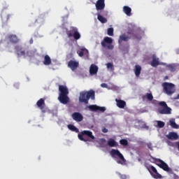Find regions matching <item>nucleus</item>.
<instances>
[{"label":"nucleus","instance_id":"f257e3e1","mask_svg":"<svg viewBox=\"0 0 179 179\" xmlns=\"http://www.w3.org/2000/svg\"><path fill=\"white\" fill-rule=\"evenodd\" d=\"M96 92L93 90L90 91H83L80 92L79 101L80 103H84V104H89V100H94L96 99Z\"/></svg>","mask_w":179,"mask_h":179},{"label":"nucleus","instance_id":"f03ea898","mask_svg":"<svg viewBox=\"0 0 179 179\" xmlns=\"http://www.w3.org/2000/svg\"><path fill=\"white\" fill-rule=\"evenodd\" d=\"M59 92H60V94L58 100L62 104H68V103H69V97L68 96V94H69V90H68V87L65 85H59Z\"/></svg>","mask_w":179,"mask_h":179},{"label":"nucleus","instance_id":"7ed1b4c3","mask_svg":"<svg viewBox=\"0 0 179 179\" xmlns=\"http://www.w3.org/2000/svg\"><path fill=\"white\" fill-rule=\"evenodd\" d=\"M110 155L111 157L115 159L116 157H119V159H116L117 164L124 165L127 162V159L124 157V155L120 152L118 150L112 149L110 152Z\"/></svg>","mask_w":179,"mask_h":179},{"label":"nucleus","instance_id":"20e7f679","mask_svg":"<svg viewBox=\"0 0 179 179\" xmlns=\"http://www.w3.org/2000/svg\"><path fill=\"white\" fill-rule=\"evenodd\" d=\"M163 92L167 96H173L176 93V85L171 83H162Z\"/></svg>","mask_w":179,"mask_h":179},{"label":"nucleus","instance_id":"39448f33","mask_svg":"<svg viewBox=\"0 0 179 179\" xmlns=\"http://www.w3.org/2000/svg\"><path fill=\"white\" fill-rule=\"evenodd\" d=\"M144 166L149 171L152 178H155V179L163 178V176H162V175L159 173V172L157 171V169H156V168L152 165L145 163L144 164Z\"/></svg>","mask_w":179,"mask_h":179},{"label":"nucleus","instance_id":"423d86ee","mask_svg":"<svg viewBox=\"0 0 179 179\" xmlns=\"http://www.w3.org/2000/svg\"><path fill=\"white\" fill-rule=\"evenodd\" d=\"M158 105L161 107L158 108V113L162 115H169L171 114V108L167 106L165 101H159Z\"/></svg>","mask_w":179,"mask_h":179},{"label":"nucleus","instance_id":"0eeeda50","mask_svg":"<svg viewBox=\"0 0 179 179\" xmlns=\"http://www.w3.org/2000/svg\"><path fill=\"white\" fill-rule=\"evenodd\" d=\"M84 136H88V138H90L91 139H92V141L95 139L94 136H93V132L89 130H84L78 135V139H80V141H83V142L89 141V139L85 138Z\"/></svg>","mask_w":179,"mask_h":179},{"label":"nucleus","instance_id":"6e6552de","mask_svg":"<svg viewBox=\"0 0 179 179\" xmlns=\"http://www.w3.org/2000/svg\"><path fill=\"white\" fill-rule=\"evenodd\" d=\"M151 159H152L155 162L157 166L159 167L160 169H162L164 171H167L168 173H170L171 171L170 167H169V165L164 162V161L160 159H157L153 157H151Z\"/></svg>","mask_w":179,"mask_h":179},{"label":"nucleus","instance_id":"1a4fd4ad","mask_svg":"<svg viewBox=\"0 0 179 179\" xmlns=\"http://www.w3.org/2000/svg\"><path fill=\"white\" fill-rule=\"evenodd\" d=\"M68 37H73L74 40H79L80 38V34L78 31V28L75 27H70V30L66 31Z\"/></svg>","mask_w":179,"mask_h":179},{"label":"nucleus","instance_id":"9d476101","mask_svg":"<svg viewBox=\"0 0 179 179\" xmlns=\"http://www.w3.org/2000/svg\"><path fill=\"white\" fill-rule=\"evenodd\" d=\"M103 48H107V50H114V45H113V38L106 36L101 43Z\"/></svg>","mask_w":179,"mask_h":179},{"label":"nucleus","instance_id":"9b49d317","mask_svg":"<svg viewBox=\"0 0 179 179\" xmlns=\"http://www.w3.org/2000/svg\"><path fill=\"white\" fill-rule=\"evenodd\" d=\"M15 50L17 57H24V58H26V49L23 48L21 45H17L15 46Z\"/></svg>","mask_w":179,"mask_h":179},{"label":"nucleus","instance_id":"f8f14e48","mask_svg":"<svg viewBox=\"0 0 179 179\" xmlns=\"http://www.w3.org/2000/svg\"><path fill=\"white\" fill-rule=\"evenodd\" d=\"M36 106L40 110H41V113H47V110H45V100L43 98L40 99L36 102Z\"/></svg>","mask_w":179,"mask_h":179},{"label":"nucleus","instance_id":"ddd939ff","mask_svg":"<svg viewBox=\"0 0 179 179\" xmlns=\"http://www.w3.org/2000/svg\"><path fill=\"white\" fill-rule=\"evenodd\" d=\"M96 10L99 11L104 10V8H106L105 0H97L95 3Z\"/></svg>","mask_w":179,"mask_h":179},{"label":"nucleus","instance_id":"4468645a","mask_svg":"<svg viewBox=\"0 0 179 179\" xmlns=\"http://www.w3.org/2000/svg\"><path fill=\"white\" fill-rule=\"evenodd\" d=\"M90 111H101V113H104L106 111V107L104 106H99L97 105H90L87 106Z\"/></svg>","mask_w":179,"mask_h":179},{"label":"nucleus","instance_id":"2eb2a0df","mask_svg":"<svg viewBox=\"0 0 179 179\" xmlns=\"http://www.w3.org/2000/svg\"><path fill=\"white\" fill-rule=\"evenodd\" d=\"M71 117L76 122H82L83 121V115L80 114L79 112H75L71 115Z\"/></svg>","mask_w":179,"mask_h":179},{"label":"nucleus","instance_id":"dca6fc26","mask_svg":"<svg viewBox=\"0 0 179 179\" xmlns=\"http://www.w3.org/2000/svg\"><path fill=\"white\" fill-rule=\"evenodd\" d=\"M68 67L71 68V71H76L79 67V62L75 60H70L68 62Z\"/></svg>","mask_w":179,"mask_h":179},{"label":"nucleus","instance_id":"f3484780","mask_svg":"<svg viewBox=\"0 0 179 179\" xmlns=\"http://www.w3.org/2000/svg\"><path fill=\"white\" fill-rule=\"evenodd\" d=\"M166 137L167 139H170L171 141H177V139L179 138L178 134L174 131L169 132Z\"/></svg>","mask_w":179,"mask_h":179},{"label":"nucleus","instance_id":"a211bd4d","mask_svg":"<svg viewBox=\"0 0 179 179\" xmlns=\"http://www.w3.org/2000/svg\"><path fill=\"white\" fill-rule=\"evenodd\" d=\"M150 65L152 66L153 68H156V66H159V65H160L159 57H157L155 55H152V60L151 61Z\"/></svg>","mask_w":179,"mask_h":179},{"label":"nucleus","instance_id":"6ab92c4d","mask_svg":"<svg viewBox=\"0 0 179 179\" xmlns=\"http://www.w3.org/2000/svg\"><path fill=\"white\" fill-rule=\"evenodd\" d=\"M115 101H116V106L119 108H125V106H127V102H125V101L116 99Z\"/></svg>","mask_w":179,"mask_h":179},{"label":"nucleus","instance_id":"aec40b11","mask_svg":"<svg viewBox=\"0 0 179 179\" xmlns=\"http://www.w3.org/2000/svg\"><path fill=\"white\" fill-rule=\"evenodd\" d=\"M99 71V67L95 64H92L90 67V75H97Z\"/></svg>","mask_w":179,"mask_h":179},{"label":"nucleus","instance_id":"412c9836","mask_svg":"<svg viewBox=\"0 0 179 179\" xmlns=\"http://www.w3.org/2000/svg\"><path fill=\"white\" fill-rule=\"evenodd\" d=\"M142 100L143 101H153V94L152 93H146L145 95L142 96Z\"/></svg>","mask_w":179,"mask_h":179},{"label":"nucleus","instance_id":"4be33fe9","mask_svg":"<svg viewBox=\"0 0 179 179\" xmlns=\"http://www.w3.org/2000/svg\"><path fill=\"white\" fill-rule=\"evenodd\" d=\"M141 71H142V67L139 65H136L134 69V72L136 78H139V76H141Z\"/></svg>","mask_w":179,"mask_h":179},{"label":"nucleus","instance_id":"5701e85b","mask_svg":"<svg viewBox=\"0 0 179 179\" xmlns=\"http://www.w3.org/2000/svg\"><path fill=\"white\" fill-rule=\"evenodd\" d=\"M123 12L127 15V16H131L132 15V9L128 6H124L123 7Z\"/></svg>","mask_w":179,"mask_h":179},{"label":"nucleus","instance_id":"b1692460","mask_svg":"<svg viewBox=\"0 0 179 179\" xmlns=\"http://www.w3.org/2000/svg\"><path fill=\"white\" fill-rule=\"evenodd\" d=\"M107 145L108 146H110V148H117V146H118V143L114 139L110 138L108 141Z\"/></svg>","mask_w":179,"mask_h":179},{"label":"nucleus","instance_id":"393cba45","mask_svg":"<svg viewBox=\"0 0 179 179\" xmlns=\"http://www.w3.org/2000/svg\"><path fill=\"white\" fill-rule=\"evenodd\" d=\"M8 39L10 40V43H13V44H17V43H19V39L16 35H9Z\"/></svg>","mask_w":179,"mask_h":179},{"label":"nucleus","instance_id":"a878e982","mask_svg":"<svg viewBox=\"0 0 179 179\" xmlns=\"http://www.w3.org/2000/svg\"><path fill=\"white\" fill-rule=\"evenodd\" d=\"M97 19L101 22V23H107L106 18L101 15V11L97 13Z\"/></svg>","mask_w":179,"mask_h":179},{"label":"nucleus","instance_id":"bb28decb","mask_svg":"<svg viewBox=\"0 0 179 179\" xmlns=\"http://www.w3.org/2000/svg\"><path fill=\"white\" fill-rule=\"evenodd\" d=\"M169 124L173 129H178V124L176 123V119L172 118L169 120Z\"/></svg>","mask_w":179,"mask_h":179},{"label":"nucleus","instance_id":"cd10ccee","mask_svg":"<svg viewBox=\"0 0 179 179\" xmlns=\"http://www.w3.org/2000/svg\"><path fill=\"white\" fill-rule=\"evenodd\" d=\"M87 52H89V50L85 48L77 51V54H78L79 57H83V55H85V54H87Z\"/></svg>","mask_w":179,"mask_h":179},{"label":"nucleus","instance_id":"c85d7f7f","mask_svg":"<svg viewBox=\"0 0 179 179\" xmlns=\"http://www.w3.org/2000/svg\"><path fill=\"white\" fill-rule=\"evenodd\" d=\"M43 64L45 65H51V57L48 55H45Z\"/></svg>","mask_w":179,"mask_h":179},{"label":"nucleus","instance_id":"c756f323","mask_svg":"<svg viewBox=\"0 0 179 179\" xmlns=\"http://www.w3.org/2000/svg\"><path fill=\"white\" fill-rule=\"evenodd\" d=\"M128 40H129V38L126 34H122L120 36L118 42L121 43L122 41H128Z\"/></svg>","mask_w":179,"mask_h":179},{"label":"nucleus","instance_id":"7c9ffc66","mask_svg":"<svg viewBox=\"0 0 179 179\" xmlns=\"http://www.w3.org/2000/svg\"><path fill=\"white\" fill-rule=\"evenodd\" d=\"M67 127L70 129V131H72L73 132H76V133L79 132V129H78L73 124H69Z\"/></svg>","mask_w":179,"mask_h":179},{"label":"nucleus","instance_id":"2f4dec72","mask_svg":"<svg viewBox=\"0 0 179 179\" xmlns=\"http://www.w3.org/2000/svg\"><path fill=\"white\" fill-rule=\"evenodd\" d=\"M34 57V51L33 50H26V55H25V57Z\"/></svg>","mask_w":179,"mask_h":179},{"label":"nucleus","instance_id":"473e14b6","mask_svg":"<svg viewBox=\"0 0 179 179\" xmlns=\"http://www.w3.org/2000/svg\"><path fill=\"white\" fill-rule=\"evenodd\" d=\"M167 68H168L169 71H171V72H176V65L169 64L167 66Z\"/></svg>","mask_w":179,"mask_h":179},{"label":"nucleus","instance_id":"72a5a7b5","mask_svg":"<svg viewBox=\"0 0 179 179\" xmlns=\"http://www.w3.org/2000/svg\"><path fill=\"white\" fill-rule=\"evenodd\" d=\"M107 34L108 36H114V28L113 27L108 28L107 31Z\"/></svg>","mask_w":179,"mask_h":179},{"label":"nucleus","instance_id":"f704fd0d","mask_svg":"<svg viewBox=\"0 0 179 179\" xmlns=\"http://www.w3.org/2000/svg\"><path fill=\"white\" fill-rule=\"evenodd\" d=\"M158 128H164L165 123L164 122L157 120V121Z\"/></svg>","mask_w":179,"mask_h":179},{"label":"nucleus","instance_id":"c9c22d12","mask_svg":"<svg viewBox=\"0 0 179 179\" xmlns=\"http://www.w3.org/2000/svg\"><path fill=\"white\" fill-rule=\"evenodd\" d=\"M120 143L122 145V146H128V141L127 139H121Z\"/></svg>","mask_w":179,"mask_h":179},{"label":"nucleus","instance_id":"e433bc0d","mask_svg":"<svg viewBox=\"0 0 179 179\" xmlns=\"http://www.w3.org/2000/svg\"><path fill=\"white\" fill-rule=\"evenodd\" d=\"M106 66L108 69H113V68H114V65H113L112 63H108Z\"/></svg>","mask_w":179,"mask_h":179},{"label":"nucleus","instance_id":"4c0bfd02","mask_svg":"<svg viewBox=\"0 0 179 179\" xmlns=\"http://www.w3.org/2000/svg\"><path fill=\"white\" fill-rule=\"evenodd\" d=\"M119 177L121 179H127V176L126 175L119 174Z\"/></svg>","mask_w":179,"mask_h":179},{"label":"nucleus","instance_id":"58836bf2","mask_svg":"<svg viewBox=\"0 0 179 179\" xmlns=\"http://www.w3.org/2000/svg\"><path fill=\"white\" fill-rule=\"evenodd\" d=\"M127 34H130L131 36H134V30L133 29H129L128 31H127Z\"/></svg>","mask_w":179,"mask_h":179},{"label":"nucleus","instance_id":"ea45409f","mask_svg":"<svg viewBox=\"0 0 179 179\" xmlns=\"http://www.w3.org/2000/svg\"><path fill=\"white\" fill-rule=\"evenodd\" d=\"M102 132H103V134H107V132H108V129L107 128L104 127L102 129Z\"/></svg>","mask_w":179,"mask_h":179},{"label":"nucleus","instance_id":"a19ab883","mask_svg":"<svg viewBox=\"0 0 179 179\" xmlns=\"http://www.w3.org/2000/svg\"><path fill=\"white\" fill-rule=\"evenodd\" d=\"M147 146H148V149H150L152 150L153 147L152 146V143H148Z\"/></svg>","mask_w":179,"mask_h":179},{"label":"nucleus","instance_id":"79ce46f5","mask_svg":"<svg viewBox=\"0 0 179 179\" xmlns=\"http://www.w3.org/2000/svg\"><path fill=\"white\" fill-rule=\"evenodd\" d=\"M108 85H107L106 83H102L101 84V87L103 88H107Z\"/></svg>","mask_w":179,"mask_h":179},{"label":"nucleus","instance_id":"37998d69","mask_svg":"<svg viewBox=\"0 0 179 179\" xmlns=\"http://www.w3.org/2000/svg\"><path fill=\"white\" fill-rule=\"evenodd\" d=\"M9 19H10V15H6V20L8 22V20H9Z\"/></svg>","mask_w":179,"mask_h":179},{"label":"nucleus","instance_id":"c03bdc74","mask_svg":"<svg viewBox=\"0 0 179 179\" xmlns=\"http://www.w3.org/2000/svg\"><path fill=\"white\" fill-rule=\"evenodd\" d=\"M176 146H177L178 150L179 151V142L176 143Z\"/></svg>","mask_w":179,"mask_h":179},{"label":"nucleus","instance_id":"a18cd8bd","mask_svg":"<svg viewBox=\"0 0 179 179\" xmlns=\"http://www.w3.org/2000/svg\"><path fill=\"white\" fill-rule=\"evenodd\" d=\"M166 79H169V76H165L164 80H166Z\"/></svg>","mask_w":179,"mask_h":179},{"label":"nucleus","instance_id":"49530a36","mask_svg":"<svg viewBox=\"0 0 179 179\" xmlns=\"http://www.w3.org/2000/svg\"><path fill=\"white\" fill-rule=\"evenodd\" d=\"M138 162H141V158H138Z\"/></svg>","mask_w":179,"mask_h":179}]
</instances>
